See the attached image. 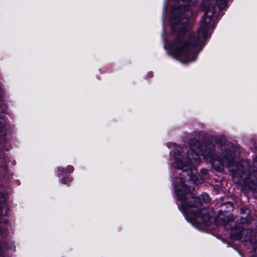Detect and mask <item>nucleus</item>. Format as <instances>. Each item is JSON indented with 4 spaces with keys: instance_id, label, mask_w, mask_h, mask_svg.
I'll list each match as a JSON object with an SVG mask.
<instances>
[{
    "instance_id": "1",
    "label": "nucleus",
    "mask_w": 257,
    "mask_h": 257,
    "mask_svg": "<svg viewBox=\"0 0 257 257\" xmlns=\"http://www.w3.org/2000/svg\"><path fill=\"white\" fill-rule=\"evenodd\" d=\"M199 148L201 151H204L201 149L200 143L196 139H192L190 142V150L187 151L186 158H184L178 151L174 152V160L176 166L180 170H182L179 173L180 176L179 178L180 183L176 179V182H174V187L177 194L178 199V205L179 208L184 214L186 218L190 219L193 223L196 224H203L205 226H208L210 221V216L206 208H202L200 210L199 208L202 204L201 200L205 203H208L210 201V197L206 193H203L201 198L197 197H190L189 193L191 189L185 184L186 180L191 179L190 181H193L195 184L202 183V180L198 182L195 181L193 177H191L189 172H193L190 164H198L200 162V156H204L200 154L199 156V161L195 162L194 158L197 149ZM194 172L196 171L194 170Z\"/></svg>"
},
{
    "instance_id": "2",
    "label": "nucleus",
    "mask_w": 257,
    "mask_h": 257,
    "mask_svg": "<svg viewBox=\"0 0 257 257\" xmlns=\"http://www.w3.org/2000/svg\"><path fill=\"white\" fill-rule=\"evenodd\" d=\"M209 2H204L202 4V10L204 15L200 21V26L197 33L192 37L189 39V41H185L187 23L192 16V11L186 9L183 10V13L175 16L176 12L173 11L171 17V24L172 32L176 33L179 37L171 45L170 50L174 56L182 62L187 63L195 60L196 51L201 46L209 35L211 29V18L214 14V6L209 5Z\"/></svg>"
},
{
    "instance_id": "3",
    "label": "nucleus",
    "mask_w": 257,
    "mask_h": 257,
    "mask_svg": "<svg viewBox=\"0 0 257 257\" xmlns=\"http://www.w3.org/2000/svg\"><path fill=\"white\" fill-rule=\"evenodd\" d=\"M197 150L198 151L194 158L195 162L199 161V156L202 154L205 159L211 162L213 167L218 171H221L224 166L228 167L233 181L236 184H240L243 175L251 171L243 181L244 185H247L249 189H254L257 183V157L253 159L251 166L249 165L248 160H242L234 168L233 165L235 155H233L230 150L224 151L221 158L215 153V146L210 142L205 144L204 151H201L199 148Z\"/></svg>"
},
{
    "instance_id": "4",
    "label": "nucleus",
    "mask_w": 257,
    "mask_h": 257,
    "mask_svg": "<svg viewBox=\"0 0 257 257\" xmlns=\"http://www.w3.org/2000/svg\"><path fill=\"white\" fill-rule=\"evenodd\" d=\"M243 229L240 226L237 227L231 230L230 237L232 239L238 240L241 238Z\"/></svg>"
},
{
    "instance_id": "5",
    "label": "nucleus",
    "mask_w": 257,
    "mask_h": 257,
    "mask_svg": "<svg viewBox=\"0 0 257 257\" xmlns=\"http://www.w3.org/2000/svg\"><path fill=\"white\" fill-rule=\"evenodd\" d=\"M256 235H254L253 238L250 240V242L252 244V251L254 253V256L257 257V239H256Z\"/></svg>"
},
{
    "instance_id": "6",
    "label": "nucleus",
    "mask_w": 257,
    "mask_h": 257,
    "mask_svg": "<svg viewBox=\"0 0 257 257\" xmlns=\"http://www.w3.org/2000/svg\"><path fill=\"white\" fill-rule=\"evenodd\" d=\"M58 170L61 172L60 175L61 176H67L68 175V173H70L73 171V168L72 166H68L66 168H62V172L61 173V170L60 168H58Z\"/></svg>"
},
{
    "instance_id": "7",
    "label": "nucleus",
    "mask_w": 257,
    "mask_h": 257,
    "mask_svg": "<svg viewBox=\"0 0 257 257\" xmlns=\"http://www.w3.org/2000/svg\"><path fill=\"white\" fill-rule=\"evenodd\" d=\"M228 0H216V3L220 9H223L226 7V3Z\"/></svg>"
},
{
    "instance_id": "8",
    "label": "nucleus",
    "mask_w": 257,
    "mask_h": 257,
    "mask_svg": "<svg viewBox=\"0 0 257 257\" xmlns=\"http://www.w3.org/2000/svg\"><path fill=\"white\" fill-rule=\"evenodd\" d=\"M8 212V208L7 206L4 204H3L2 207L0 208V215L5 216Z\"/></svg>"
},
{
    "instance_id": "9",
    "label": "nucleus",
    "mask_w": 257,
    "mask_h": 257,
    "mask_svg": "<svg viewBox=\"0 0 257 257\" xmlns=\"http://www.w3.org/2000/svg\"><path fill=\"white\" fill-rule=\"evenodd\" d=\"M185 5L188 6H191L194 5L197 0H182Z\"/></svg>"
},
{
    "instance_id": "10",
    "label": "nucleus",
    "mask_w": 257,
    "mask_h": 257,
    "mask_svg": "<svg viewBox=\"0 0 257 257\" xmlns=\"http://www.w3.org/2000/svg\"><path fill=\"white\" fill-rule=\"evenodd\" d=\"M6 228L5 224H3L2 225H0V234H3L5 232Z\"/></svg>"
},
{
    "instance_id": "11",
    "label": "nucleus",
    "mask_w": 257,
    "mask_h": 257,
    "mask_svg": "<svg viewBox=\"0 0 257 257\" xmlns=\"http://www.w3.org/2000/svg\"><path fill=\"white\" fill-rule=\"evenodd\" d=\"M218 219L219 220H222V222H220L221 224H222L224 226H225L226 225V223L225 222H224V218H222L221 217V216H219L218 217Z\"/></svg>"
},
{
    "instance_id": "12",
    "label": "nucleus",
    "mask_w": 257,
    "mask_h": 257,
    "mask_svg": "<svg viewBox=\"0 0 257 257\" xmlns=\"http://www.w3.org/2000/svg\"><path fill=\"white\" fill-rule=\"evenodd\" d=\"M4 200V194L2 193H0V202H3Z\"/></svg>"
},
{
    "instance_id": "13",
    "label": "nucleus",
    "mask_w": 257,
    "mask_h": 257,
    "mask_svg": "<svg viewBox=\"0 0 257 257\" xmlns=\"http://www.w3.org/2000/svg\"><path fill=\"white\" fill-rule=\"evenodd\" d=\"M3 122L0 120V132L2 131Z\"/></svg>"
},
{
    "instance_id": "14",
    "label": "nucleus",
    "mask_w": 257,
    "mask_h": 257,
    "mask_svg": "<svg viewBox=\"0 0 257 257\" xmlns=\"http://www.w3.org/2000/svg\"><path fill=\"white\" fill-rule=\"evenodd\" d=\"M2 249L1 245H0V255L2 254Z\"/></svg>"
},
{
    "instance_id": "15",
    "label": "nucleus",
    "mask_w": 257,
    "mask_h": 257,
    "mask_svg": "<svg viewBox=\"0 0 257 257\" xmlns=\"http://www.w3.org/2000/svg\"><path fill=\"white\" fill-rule=\"evenodd\" d=\"M61 182H62L63 184H65V183H66V182H65L64 181V180H63V179H62V180H61Z\"/></svg>"
},
{
    "instance_id": "16",
    "label": "nucleus",
    "mask_w": 257,
    "mask_h": 257,
    "mask_svg": "<svg viewBox=\"0 0 257 257\" xmlns=\"http://www.w3.org/2000/svg\"><path fill=\"white\" fill-rule=\"evenodd\" d=\"M152 74L151 73H149V76H150V77H152Z\"/></svg>"
},
{
    "instance_id": "17",
    "label": "nucleus",
    "mask_w": 257,
    "mask_h": 257,
    "mask_svg": "<svg viewBox=\"0 0 257 257\" xmlns=\"http://www.w3.org/2000/svg\"><path fill=\"white\" fill-rule=\"evenodd\" d=\"M152 74L151 73H149V76H150V77H152Z\"/></svg>"
},
{
    "instance_id": "18",
    "label": "nucleus",
    "mask_w": 257,
    "mask_h": 257,
    "mask_svg": "<svg viewBox=\"0 0 257 257\" xmlns=\"http://www.w3.org/2000/svg\"><path fill=\"white\" fill-rule=\"evenodd\" d=\"M5 247V248H7H7H8V247H6H6Z\"/></svg>"
}]
</instances>
